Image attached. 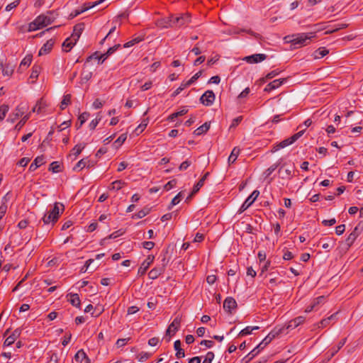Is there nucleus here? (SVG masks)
I'll use <instances>...</instances> for the list:
<instances>
[{
    "label": "nucleus",
    "mask_w": 363,
    "mask_h": 363,
    "mask_svg": "<svg viewBox=\"0 0 363 363\" xmlns=\"http://www.w3.org/2000/svg\"><path fill=\"white\" fill-rule=\"evenodd\" d=\"M21 330L16 329L4 341V346L9 347L14 343L16 340L20 336Z\"/></svg>",
    "instance_id": "18"
},
{
    "label": "nucleus",
    "mask_w": 363,
    "mask_h": 363,
    "mask_svg": "<svg viewBox=\"0 0 363 363\" xmlns=\"http://www.w3.org/2000/svg\"><path fill=\"white\" fill-rule=\"evenodd\" d=\"M177 184V180L176 179H172L169 182H168L165 185H164V189L166 191H169L170 189H172L173 187H174Z\"/></svg>",
    "instance_id": "64"
},
{
    "label": "nucleus",
    "mask_w": 363,
    "mask_h": 363,
    "mask_svg": "<svg viewBox=\"0 0 363 363\" xmlns=\"http://www.w3.org/2000/svg\"><path fill=\"white\" fill-rule=\"evenodd\" d=\"M125 182L123 180H116L111 183V189L118 191L120 190L124 185Z\"/></svg>",
    "instance_id": "46"
},
{
    "label": "nucleus",
    "mask_w": 363,
    "mask_h": 363,
    "mask_svg": "<svg viewBox=\"0 0 363 363\" xmlns=\"http://www.w3.org/2000/svg\"><path fill=\"white\" fill-rule=\"evenodd\" d=\"M54 41L52 39L48 40L40 49L38 55L40 56L49 53L52 49Z\"/></svg>",
    "instance_id": "22"
},
{
    "label": "nucleus",
    "mask_w": 363,
    "mask_h": 363,
    "mask_svg": "<svg viewBox=\"0 0 363 363\" xmlns=\"http://www.w3.org/2000/svg\"><path fill=\"white\" fill-rule=\"evenodd\" d=\"M13 66H11L9 64H7L4 66L3 65L2 73L4 76H11L13 72Z\"/></svg>",
    "instance_id": "43"
},
{
    "label": "nucleus",
    "mask_w": 363,
    "mask_h": 363,
    "mask_svg": "<svg viewBox=\"0 0 363 363\" xmlns=\"http://www.w3.org/2000/svg\"><path fill=\"white\" fill-rule=\"evenodd\" d=\"M48 361L47 363H57L58 362V357L57 353L55 352H48Z\"/></svg>",
    "instance_id": "50"
},
{
    "label": "nucleus",
    "mask_w": 363,
    "mask_h": 363,
    "mask_svg": "<svg viewBox=\"0 0 363 363\" xmlns=\"http://www.w3.org/2000/svg\"><path fill=\"white\" fill-rule=\"evenodd\" d=\"M260 352V350H258L255 347L252 350L249 354H247L243 359L242 361H245V363H248L251 361L255 356H257Z\"/></svg>",
    "instance_id": "37"
},
{
    "label": "nucleus",
    "mask_w": 363,
    "mask_h": 363,
    "mask_svg": "<svg viewBox=\"0 0 363 363\" xmlns=\"http://www.w3.org/2000/svg\"><path fill=\"white\" fill-rule=\"evenodd\" d=\"M259 194V191L258 190H255L254 191H252V193L244 201L239 211L242 213L247 210L255 202V201L258 197Z\"/></svg>",
    "instance_id": "9"
},
{
    "label": "nucleus",
    "mask_w": 363,
    "mask_h": 363,
    "mask_svg": "<svg viewBox=\"0 0 363 363\" xmlns=\"http://www.w3.org/2000/svg\"><path fill=\"white\" fill-rule=\"evenodd\" d=\"M71 103V95L66 94L63 96V99L60 104V109L64 110Z\"/></svg>",
    "instance_id": "44"
},
{
    "label": "nucleus",
    "mask_w": 363,
    "mask_h": 363,
    "mask_svg": "<svg viewBox=\"0 0 363 363\" xmlns=\"http://www.w3.org/2000/svg\"><path fill=\"white\" fill-rule=\"evenodd\" d=\"M49 171L52 172L53 173H57L61 172V166L59 162H52L49 167Z\"/></svg>",
    "instance_id": "45"
},
{
    "label": "nucleus",
    "mask_w": 363,
    "mask_h": 363,
    "mask_svg": "<svg viewBox=\"0 0 363 363\" xmlns=\"http://www.w3.org/2000/svg\"><path fill=\"white\" fill-rule=\"evenodd\" d=\"M26 110V106L21 104L14 110V111L11 113L7 119L8 121L11 123L15 122L18 118L22 116Z\"/></svg>",
    "instance_id": "8"
},
{
    "label": "nucleus",
    "mask_w": 363,
    "mask_h": 363,
    "mask_svg": "<svg viewBox=\"0 0 363 363\" xmlns=\"http://www.w3.org/2000/svg\"><path fill=\"white\" fill-rule=\"evenodd\" d=\"M32 62V57L30 55L26 56L21 61L20 67H28Z\"/></svg>",
    "instance_id": "59"
},
{
    "label": "nucleus",
    "mask_w": 363,
    "mask_h": 363,
    "mask_svg": "<svg viewBox=\"0 0 363 363\" xmlns=\"http://www.w3.org/2000/svg\"><path fill=\"white\" fill-rule=\"evenodd\" d=\"M180 325V320L176 318L169 325L168 328L166 330V337L169 336L168 338H166L167 342H169L171 340V337L173 336L179 329Z\"/></svg>",
    "instance_id": "10"
},
{
    "label": "nucleus",
    "mask_w": 363,
    "mask_h": 363,
    "mask_svg": "<svg viewBox=\"0 0 363 363\" xmlns=\"http://www.w3.org/2000/svg\"><path fill=\"white\" fill-rule=\"evenodd\" d=\"M84 29V24L83 23H78L74 26L73 33L71 36L72 38L75 40V42L79 40Z\"/></svg>",
    "instance_id": "19"
},
{
    "label": "nucleus",
    "mask_w": 363,
    "mask_h": 363,
    "mask_svg": "<svg viewBox=\"0 0 363 363\" xmlns=\"http://www.w3.org/2000/svg\"><path fill=\"white\" fill-rule=\"evenodd\" d=\"M240 149L238 148V147H235L233 149V150L228 157V163L229 164L234 163L236 161L238 155H240Z\"/></svg>",
    "instance_id": "34"
},
{
    "label": "nucleus",
    "mask_w": 363,
    "mask_h": 363,
    "mask_svg": "<svg viewBox=\"0 0 363 363\" xmlns=\"http://www.w3.org/2000/svg\"><path fill=\"white\" fill-rule=\"evenodd\" d=\"M315 36V33H297L294 34L291 36H288L289 38V42L296 46V48H301L304 45H306L311 38Z\"/></svg>",
    "instance_id": "3"
},
{
    "label": "nucleus",
    "mask_w": 363,
    "mask_h": 363,
    "mask_svg": "<svg viewBox=\"0 0 363 363\" xmlns=\"http://www.w3.org/2000/svg\"><path fill=\"white\" fill-rule=\"evenodd\" d=\"M9 110V107L8 105L3 104L0 106V121H2L4 119Z\"/></svg>",
    "instance_id": "48"
},
{
    "label": "nucleus",
    "mask_w": 363,
    "mask_h": 363,
    "mask_svg": "<svg viewBox=\"0 0 363 363\" xmlns=\"http://www.w3.org/2000/svg\"><path fill=\"white\" fill-rule=\"evenodd\" d=\"M119 48H121L120 44H117L111 48H109L106 52L102 54L103 60L101 63H103L111 55L116 52Z\"/></svg>",
    "instance_id": "35"
},
{
    "label": "nucleus",
    "mask_w": 363,
    "mask_h": 363,
    "mask_svg": "<svg viewBox=\"0 0 363 363\" xmlns=\"http://www.w3.org/2000/svg\"><path fill=\"white\" fill-rule=\"evenodd\" d=\"M329 53V50L324 47L319 48L314 51L312 56L314 59H320Z\"/></svg>",
    "instance_id": "27"
},
{
    "label": "nucleus",
    "mask_w": 363,
    "mask_h": 363,
    "mask_svg": "<svg viewBox=\"0 0 363 363\" xmlns=\"http://www.w3.org/2000/svg\"><path fill=\"white\" fill-rule=\"evenodd\" d=\"M294 165L287 166L286 163L281 165L279 169V174L283 179L290 180L294 176Z\"/></svg>",
    "instance_id": "7"
},
{
    "label": "nucleus",
    "mask_w": 363,
    "mask_h": 363,
    "mask_svg": "<svg viewBox=\"0 0 363 363\" xmlns=\"http://www.w3.org/2000/svg\"><path fill=\"white\" fill-rule=\"evenodd\" d=\"M89 117V113L87 112L82 113L79 117H78V122L76 123L75 126L77 129H79L82 125L86 121V120Z\"/></svg>",
    "instance_id": "32"
},
{
    "label": "nucleus",
    "mask_w": 363,
    "mask_h": 363,
    "mask_svg": "<svg viewBox=\"0 0 363 363\" xmlns=\"http://www.w3.org/2000/svg\"><path fill=\"white\" fill-rule=\"evenodd\" d=\"M44 157L43 155L37 157L29 167L30 172H34L38 167L44 164Z\"/></svg>",
    "instance_id": "25"
},
{
    "label": "nucleus",
    "mask_w": 363,
    "mask_h": 363,
    "mask_svg": "<svg viewBox=\"0 0 363 363\" xmlns=\"http://www.w3.org/2000/svg\"><path fill=\"white\" fill-rule=\"evenodd\" d=\"M259 328L258 326H247L245 328L242 329L239 333V336H245L247 335H250L253 330H258Z\"/></svg>",
    "instance_id": "40"
},
{
    "label": "nucleus",
    "mask_w": 363,
    "mask_h": 363,
    "mask_svg": "<svg viewBox=\"0 0 363 363\" xmlns=\"http://www.w3.org/2000/svg\"><path fill=\"white\" fill-rule=\"evenodd\" d=\"M181 345L182 342L179 340H176L174 343V348L177 352L175 355L177 359L183 358L185 356L184 351L182 349Z\"/></svg>",
    "instance_id": "26"
},
{
    "label": "nucleus",
    "mask_w": 363,
    "mask_h": 363,
    "mask_svg": "<svg viewBox=\"0 0 363 363\" xmlns=\"http://www.w3.org/2000/svg\"><path fill=\"white\" fill-rule=\"evenodd\" d=\"M127 135L126 134H121L114 142L116 147L121 146L126 140Z\"/></svg>",
    "instance_id": "56"
},
{
    "label": "nucleus",
    "mask_w": 363,
    "mask_h": 363,
    "mask_svg": "<svg viewBox=\"0 0 363 363\" xmlns=\"http://www.w3.org/2000/svg\"><path fill=\"white\" fill-rule=\"evenodd\" d=\"M97 59L99 60V64H102L101 62H102V60H103V57H102V54L99 55V52H95L93 55H91V56H89L88 58H87V61H89L91 59Z\"/></svg>",
    "instance_id": "60"
},
{
    "label": "nucleus",
    "mask_w": 363,
    "mask_h": 363,
    "mask_svg": "<svg viewBox=\"0 0 363 363\" xmlns=\"http://www.w3.org/2000/svg\"><path fill=\"white\" fill-rule=\"evenodd\" d=\"M363 230V223H359L345 240L347 247H350Z\"/></svg>",
    "instance_id": "5"
},
{
    "label": "nucleus",
    "mask_w": 363,
    "mask_h": 363,
    "mask_svg": "<svg viewBox=\"0 0 363 363\" xmlns=\"http://www.w3.org/2000/svg\"><path fill=\"white\" fill-rule=\"evenodd\" d=\"M182 192H179L177 196H175L171 201V204L169 206V209H170L172 206L178 204L182 199Z\"/></svg>",
    "instance_id": "54"
},
{
    "label": "nucleus",
    "mask_w": 363,
    "mask_h": 363,
    "mask_svg": "<svg viewBox=\"0 0 363 363\" xmlns=\"http://www.w3.org/2000/svg\"><path fill=\"white\" fill-rule=\"evenodd\" d=\"M149 123V118H146L143 119L141 123L139 124V125L135 128V131L138 135L141 133L147 127V124Z\"/></svg>",
    "instance_id": "41"
},
{
    "label": "nucleus",
    "mask_w": 363,
    "mask_h": 363,
    "mask_svg": "<svg viewBox=\"0 0 363 363\" xmlns=\"http://www.w3.org/2000/svg\"><path fill=\"white\" fill-rule=\"evenodd\" d=\"M52 14V11H48L47 14H41L38 16L34 21L28 24V30L29 32L35 31L51 24L55 19L53 16H51Z\"/></svg>",
    "instance_id": "1"
},
{
    "label": "nucleus",
    "mask_w": 363,
    "mask_h": 363,
    "mask_svg": "<svg viewBox=\"0 0 363 363\" xmlns=\"http://www.w3.org/2000/svg\"><path fill=\"white\" fill-rule=\"evenodd\" d=\"M280 72L281 71L278 69L272 70L266 75L265 78H264L262 81L264 82L267 79H271L277 76Z\"/></svg>",
    "instance_id": "52"
},
{
    "label": "nucleus",
    "mask_w": 363,
    "mask_h": 363,
    "mask_svg": "<svg viewBox=\"0 0 363 363\" xmlns=\"http://www.w3.org/2000/svg\"><path fill=\"white\" fill-rule=\"evenodd\" d=\"M286 79H275L272 81V82L269 83L264 88V91L267 92H270L279 86H281L285 82Z\"/></svg>",
    "instance_id": "17"
},
{
    "label": "nucleus",
    "mask_w": 363,
    "mask_h": 363,
    "mask_svg": "<svg viewBox=\"0 0 363 363\" xmlns=\"http://www.w3.org/2000/svg\"><path fill=\"white\" fill-rule=\"evenodd\" d=\"M187 86H189L186 85V82L182 83L181 85L173 92V94H172V97H175L176 96H177L179 94L181 93L182 91H183Z\"/></svg>",
    "instance_id": "58"
},
{
    "label": "nucleus",
    "mask_w": 363,
    "mask_h": 363,
    "mask_svg": "<svg viewBox=\"0 0 363 363\" xmlns=\"http://www.w3.org/2000/svg\"><path fill=\"white\" fill-rule=\"evenodd\" d=\"M346 341L347 338H344L341 340L335 347H333L330 350L331 353L330 354V357H333L344 346Z\"/></svg>",
    "instance_id": "36"
},
{
    "label": "nucleus",
    "mask_w": 363,
    "mask_h": 363,
    "mask_svg": "<svg viewBox=\"0 0 363 363\" xmlns=\"http://www.w3.org/2000/svg\"><path fill=\"white\" fill-rule=\"evenodd\" d=\"M202 74V71H199L196 72L189 80H188L186 83V85L190 86L193 83H194Z\"/></svg>",
    "instance_id": "57"
},
{
    "label": "nucleus",
    "mask_w": 363,
    "mask_h": 363,
    "mask_svg": "<svg viewBox=\"0 0 363 363\" xmlns=\"http://www.w3.org/2000/svg\"><path fill=\"white\" fill-rule=\"evenodd\" d=\"M305 317L298 316L292 320H291L286 325L282 327L284 328V331L288 329H294L301 324H302L305 321Z\"/></svg>",
    "instance_id": "13"
},
{
    "label": "nucleus",
    "mask_w": 363,
    "mask_h": 363,
    "mask_svg": "<svg viewBox=\"0 0 363 363\" xmlns=\"http://www.w3.org/2000/svg\"><path fill=\"white\" fill-rule=\"evenodd\" d=\"M40 71H41L40 66L36 65H33L30 78L34 79H37L39 76Z\"/></svg>",
    "instance_id": "47"
},
{
    "label": "nucleus",
    "mask_w": 363,
    "mask_h": 363,
    "mask_svg": "<svg viewBox=\"0 0 363 363\" xmlns=\"http://www.w3.org/2000/svg\"><path fill=\"white\" fill-rule=\"evenodd\" d=\"M325 300V296H320L317 297L316 298L313 299L311 302L312 305H314V307L315 308L318 305L322 303Z\"/></svg>",
    "instance_id": "63"
},
{
    "label": "nucleus",
    "mask_w": 363,
    "mask_h": 363,
    "mask_svg": "<svg viewBox=\"0 0 363 363\" xmlns=\"http://www.w3.org/2000/svg\"><path fill=\"white\" fill-rule=\"evenodd\" d=\"M90 162L87 159H82L79 160L73 167L74 171H80L86 166V163Z\"/></svg>",
    "instance_id": "42"
},
{
    "label": "nucleus",
    "mask_w": 363,
    "mask_h": 363,
    "mask_svg": "<svg viewBox=\"0 0 363 363\" xmlns=\"http://www.w3.org/2000/svg\"><path fill=\"white\" fill-rule=\"evenodd\" d=\"M189 21V17L188 16H181L178 17L173 16V27H180L184 26L185 23Z\"/></svg>",
    "instance_id": "24"
},
{
    "label": "nucleus",
    "mask_w": 363,
    "mask_h": 363,
    "mask_svg": "<svg viewBox=\"0 0 363 363\" xmlns=\"http://www.w3.org/2000/svg\"><path fill=\"white\" fill-rule=\"evenodd\" d=\"M85 147V144H77L71 150L70 155H74L76 158Z\"/></svg>",
    "instance_id": "38"
},
{
    "label": "nucleus",
    "mask_w": 363,
    "mask_h": 363,
    "mask_svg": "<svg viewBox=\"0 0 363 363\" xmlns=\"http://www.w3.org/2000/svg\"><path fill=\"white\" fill-rule=\"evenodd\" d=\"M155 257L153 255H148L147 257L142 262L141 266L138 269V274L143 275L150 264L153 262Z\"/></svg>",
    "instance_id": "14"
},
{
    "label": "nucleus",
    "mask_w": 363,
    "mask_h": 363,
    "mask_svg": "<svg viewBox=\"0 0 363 363\" xmlns=\"http://www.w3.org/2000/svg\"><path fill=\"white\" fill-rule=\"evenodd\" d=\"M65 211V206L62 203L56 202L52 210L48 213L45 214L42 220L45 225L52 223L54 225L59 219L60 214L62 213Z\"/></svg>",
    "instance_id": "2"
},
{
    "label": "nucleus",
    "mask_w": 363,
    "mask_h": 363,
    "mask_svg": "<svg viewBox=\"0 0 363 363\" xmlns=\"http://www.w3.org/2000/svg\"><path fill=\"white\" fill-rule=\"evenodd\" d=\"M214 358V353L213 352H208L205 356V358L202 363H211Z\"/></svg>",
    "instance_id": "61"
},
{
    "label": "nucleus",
    "mask_w": 363,
    "mask_h": 363,
    "mask_svg": "<svg viewBox=\"0 0 363 363\" xmlns=\"http://www.w3.org/2000/svg\"><path fill=\"white\" fill-rule=\"evenodd\" d=\"M143 40V38H140V37H137V38H133V40L127 42L126 43H125L123 45V48H130L134 45H135L136 43H140V41Z\"/></svg>",
    "instance_id": "51"
},
{
    "label": "nucleus",
    "mask_w": 363,
    "mask_h": 363,
    "mask_svg": "<svg viewBox=\"0 0 363 363\" xmlns=\"http://www.w3.org/2000/svg\"><path fill=\"white\" fill-rule=\"evenodd\" d=\"M150 212V208L148 207H145L142 210L139 211L133 217H136L138 218H142L147 216Z\"/></svg>",
    "instance_id": "49"
},
{
    "label": "nucleus",
    "mask_w": 363,
    "mask_h": 363,
    "mask_svg": "<svg viewBox=\"0 0 363 363\" xmlns=\"http://www.w3.org/2000/svg\"><path fill=\"white\" fill-rule=\"evenodd\" d=\"M284 333V328H274L272 332H270L267 337L260 342L256 347L258 350H263L271 341L278 336L279 334Z\"/></svg>",
    "instance_id": "6"
},
{
    "label": "nucleus",
    "mask_w": 363,
    "mask_h": 363,
    "mask_svg": "<svg viewBox=\"0 0 363 363\" xmlns=\"http://www.w3.org/2000/svg\"><path fill=\"white\" fill-rule=\"evenodd\" d=\"M156 26L161 28L173 27V16L158 19L156 21Z\"/></svg>",
    "instance_id": "16"
},
{
    "label": "nucleus",
    "mask_w": 363,
    "mask_h": 363,
    "mask_svg": "<svg viewBox=\"0 0 363 363\" xmlns=\"http://www.w3.org/2000/svg\"><path fill=\"white\" fill-rule=\"evenodd\" d=\"M337 313H335L328 317L327 318L323 319L320 323H318V328H323L328 325L331 320H334L335 319Z\"/></svg>",
    "instance_id": "31"
},
{
    "label": "nucleus",
    "mask_w": 363,
    "mask_h": 363,
    "mask_svg": "<svg viewBox=\"0 0 363 363\" xmlns=\"http://www.w3.org/2000/svg\"><path fill=\"white\" fill-rule=\"evenodd\" d=\"M281 162V159H279L277 163L273 164L271 165L268 169H267L263 172V176L264 178L269 177L276 169L278 167L280 166Z\"/></svg>",
    "instance_id": "30"
},
{
    "label": "nucleus",
    "mask_w": 363,
    "mask_h": 363,
    "mask_svg": "<svg viewBox=\"0 0 363 363\" xmlns=\"http://www.w3.org/2000/svg\"><path fill=\"white\" fill-rule=\"evenodd\" d=\"M305 132V129L300 130L297 133L293 135L291 137L282 140L281 142L275 144L272 149L271 150V152L274 153L281 149L285 148L287 146L293 144L296 142L299 138H301Z\"/></svg>",
    "instance_id": "4"
},
{
    "label": "nucleus",
    "mask_w": 363,
    "mask_h": 363,
    "mask_svg": "<svg viewBox=\"0 0 363 363\" xmlns=\"http://www.w3.org/2000/svg\"><path fill=\"white\" fill-rule=\"evenodd\" d=\"M77 42L72 38V36L67 38L62 43V48L65 52H69Z\"/></svg>",
    "instance_id": "33"
},
{
    "label": "nucleus",
    "mask_w": 363,
    "mask_h": 363,
    "mask_svg": "<svg viewBox=\"0 0 363 363\" xmlns=\"http://www.w3.org/2000/svg\"><path fill=\"white\" fill-rule=\"evenodd\" d=\"M237 307L238 304L234 298L228 296L224 300L223 308L227 313H232V311L236 309Z\"/></svg>",
    "instance_id": "12"
},
{
    "label": "nucleus",
    "mask_w": 363,
    "mask_h": 363,
    "mask_svg": "<svg viewBox=\"0 0 363 363\" xmlns=\"http://www.w3.org/2000/svg\"><path fill=\"white\" fill-rule=\"evenodd\" d=\"M74 359L80 363H82L83 361H84V363H91L90 359L82 349L77 351L75 354Z\"/></svg>",
    "instance_id": "20"
},
{
    "label": "nucleus",
    "mask_w": 363,
    "mask_h": 363,
    "mask_svg": "<svg viewBox=\"0 0 363 363\" xmlns=\"http://www.w3.org/2000/svg\"><path fill=\"white\" fill-rule=\"evenodd\" d=\"M267 56L265 54H254L250 56H247L244 58L247 63L253 64L258 63L266 60Z\"/></svg>",
    "instance_id": "15"
},
{
    "label": "nucleus",
    "mask_w": 363,
    "mask_h": 363,
    "mask_svg": "<svg viewBox=\"0 0 363 363\" xmlns=\"http://www.w3.org/2000/svg\"><path fill=\"white\" fill-rule=\"evenodd\" d=\"M94 6V5H92V6H85V7H82L81 9H75L69 14V17L71 18H73L77 16L78 15L82 13L83 12L89 10V9L93 8Z\"/></svg>",
    "instance_id": "39"
},
{
    "label": "nucleus",
    "mask_w": 363,
    "mask_h": 363,
    "mask_svg": "<svg viewBox=\"0 0 363 363\" xmlns=\"http://www.w3.org/2000/svg\"><path fill=\"white\" fill-rule=\"evenodd\" d=\"M151 356V354L150 353H148L147 352H141L138 355V361L139 362H145V360H147V359H149Z\"/></svg>",
    "instance_id": "55"
},
{
    "label": "nucleus",
    "mask_w": 363,
    "mask_h": 363,
    "mask_svg": "<svg viewBox=\"0 0 363 363\" xmlns=\"http://www.w3.org/2000/svg\"><path fill=\"white\" fill-rule=\"evenodd\" d=\"M216 96L213 91L208 90L200 98L201 104L206 106H211L215 100Z\"/></svg>",
    "instance_id": "11"
},
{
    "label": "nucleus",
    "mask_w": 363,
    "mask_h": 363,
    "mask_svg": "<svg viewBox=\"0 0 363 363\" xmlns=\"http://www.w3.org/2000/svg\"><path fill=\"white\" fill-rule=\"evenodd\" d=\"M210 122H206L194 131L195 135H201L206 133L210 128Z\"/></svg>",
    "instance_id": "29"
},
{
    "label": "nucleus",
    "mask_w": 363,
    "mask_h": 363,
    "mask_svg": "<svg viewBox=\"0 0 363 363\" xmlns=\"http://www.w3.org/2000/svg\"><path fill=\"white\" fill-rule=\"evenodd\" d=\"M68 298V301L76 308H80L81 307V301L79 299V295L77 294H72L69 293L67 295Z\"/></svg>",
    "instance_id": "21"
},
{
    "label": "nucleus",
    "mask_w": 363,
    "mask_h": 363,
    "mask_svg": "<svg viewBox=\"0 0 363 363\" xmlns=\"http://www.w3.org/2000/svg\"><path fill=\"white\" fill-rule=\"evenodd\" d=\"M29 118H30V114H27V115L24 116L22 118V119L16 124L15 128L16 130H21V128L25 125L26 121L29 119Z\"/></svg>",
    "instance_id": "53"
},
{
    "label": "nucleus",
    "mask_w": 363,
    "mask_h": 363,
    "mask_svg": "<svg viewBox=\"0 0 363 363\" xmlns=\"http://www.w3.org/2000/svg\"><path fill=\"white\" fill-rule=\"evenodd\" d=\"M208 176L209 172H206L203 175V177L199 179V181L194 186L191 191V195L196 194L200 190V189L203 186L204 182Z\"/></svg>",
    "instance_id": "23"
},
{
    "label": "nucleus",
    "mask_w": 363,
    "mask_h": 363,
    "mask_svg": "<svg viewBox=\"0 0 363 363\" xmlns=\"http://www.w3.org/2000/svg\"><path fill=\"white\" fill-rule=\"evenodd\" d=\"M191 164V161L189 160H186L183 162L179 167V169L180 171L186 170L190 165Z\"/></svg>",
    "instance_id": "62"
},
{
    "label": "nucleus",
    "mask_w": 363,
    "mask_h": 363,
    "mask_svg": "<svg viewBox=\"0 0 363 363\" xmlns=\"http://www.w3.org/2000/svg\"><path fill=\"white\" fill-rule=\"evenodd\" d=\"M164 271L163 270V267H157L152 269L149 273L148 277L151 279H157L161 274H162Z\"/></svg>",
    "instance_id": "28"
}]
</instances>
